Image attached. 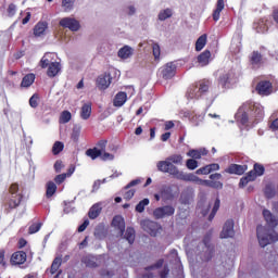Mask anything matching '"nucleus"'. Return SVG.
<instances>
[{
    "label": "nucleus",
    "instance_id": "35",
    "mask_svg": "<svg viewBox=\"0 0 278 278\" xmlns=\"http://www.w3.org/2000/svg\"><path fill=\"white\" fill-rule=\"evenodd\" d=\"M86 155L91 160H97V157H101L102 153L98 148H90L86 151Z\"/></svg>",
    "mask_w": 278,
    "mask_h": 278
},
{
    "label": "nucleus",
    "instance_id": "10",
    "mask_svg": "<svg viewBox=\"0 0 278 278\" xmlns=\"http://www.w3.org/2000/svg\"><path fill=\"white\" fill-rule=\"evenodd\" d=\"M211 241L212 235H205L202 241L205 247V253L202 257L203 262H210L214 257V245L210 244Z\"/></svg>",
    "mask_w": 278,
    "mask_h": 278
},
{
    "label": "nucleus",
    "instance_id": "28",
    "mask_svg": "<svg viewBox=\"0 0 278 278\" xmlns=\"http://www.w3.org/2000/svg\"><path fill=\"white\" fill-rule=\"evenodd\" d=\"M262 53H260V51H253L250 58V64H252V66H262Z\"/></svg>",
    "mask_w": 278,
    "mask_h": 278
},
{
    "label": "nucleus",
    "instance_id": "42",
    "mask_svg": "<svg viewBox=\"0 0 278 278\" xmlns=\"http://www.w3.org/2000/svg\"><path fill=\"white\" fill-rule=\"evenodd\" d=\"M79 136H81V127L80 126H74L72 130L71 138L74 142H77L79 140Z\"/></svg>",
    "mask_w": 278,
    "mask_h": 278
},
{
    "label": "nucleus",
    "instance_id": "14",
    "mask_svg": "<svg viewBox=\"0 0 278 278\" xmlns=\"http://www.w3.org/2000/svg\"><path fill=\"white\" fill-rule=\"evenodd\" d=\"M176 73H177V65H175V63L173 62H169L165 64L163 67H161V76L164 79H173Z\"/></svg>",
    "mask_w": 278,
    "mask_h": 278
},
{
    "label": "nucleus",
    "instance_id": "60",
    "mask_svg": "<svg viewBox=\"0 0 278 278\" xmlns=\"http://www.w3.org/2000/svg\"><path fill=\"white\" fill-rule=\"evenodd\" d=\"M100 275H101V277H103V278H111V277H114V271L108 270V269H102V270L100 271Z\"/></svg>",
    "mask_w": 278,
    "mask_h": 278
},
{
    "label": "nucleus",
    "instance_id": "53",
    "mask_svg": "<svg viewBox=\"0 0 278 278\" xmlns=\"http://www.w3.org/2000/svg\"><path fill=\"white\" fill-rule=\"evenodd\" d=\"M100 159L103 162H108V161H112L114 160V154L110 153V152H105V150L102 152V154L100 155Z\"/></svg>",
    "mask_w": 278,
    "mask_h": 278
},
{
    "label": "nucleus",
    "instance_id": "61",
    "mask_svg": "<svg viewBox=\"0 0 278 278\" xmlns=\"http://www.w3.org/2000/svg\"><path fill=\"white\" fill-rule=\"evenodd\" d=\"M7 12L9 16H14V14H16V4L14 3L9 4Z\"/></svg>",
    "mask_w": 278,
    "mask_h": 278
},
{
    "label": "nucleus",
    "instance_id": "46",
    "mask_svg": "<svg viewBox=\"0 0 278 278\" xmlns=\"http://www.w3.org/2000/svg\"><path fill=\"white\" fill-rule=\"evenodd\" d=\"M186 166L189 170H195V168H199V162L194 159H188Z\"/></svg>",
    "mask_w": 278,
    "mask_h": 278
},
{
    "label": "nucleus",
    "instance_id": "9",
    "mask_svg": "<svg viewBox=\"0 0 278 278\" xmlns=\"http://www.w3.org/2000/svg\"><path fill=\"white\" fill-rule=\"evenodd\" d=\"M22 202H23V194L18 193L15 195H11L4 203L5 214H10L12 210H16V207H18V205H21Z\"/></svg>",
    "mask_w": 278,
    "mask_h": 278
},
{
    "label": "nucleus",
    "instance_id": "49",
    "mask_svg": "<svg viewBox=\"0 0 278 278\" xmlns=\"http://www.w3.org/2000/svg\"><path fill=\"white\" fill-rule=\"evenodd\" d=\"M106 147H108V140H100L96 144L94 149H98V151H100V153H103V151H105Z\"/></svg>",
    "mask_w": 278,
    "mask_h": 278
},
{
    "label": "nucleus",
    "instance_id": "26",
    "mask_svg": "<svg viewBox=\"0 0 278 278\" xmlns=\"http://www.w3.org/2000/svg\"><path fill=\"white\" fill-rule=\"evenodd\" d=\"M225 10V0H217L216 9L213 12V21H220V12Z\"/></svg>",
    "mask_w": 278,
    "mask_h": 278
},
{
    "label": "nucleus",
    "instance_id": "52",
    "mask_svg": "<svg viewBox=\"0 0 278 278\" xmlns=\"http://www.w3.org/2000/svg\"><path fill=\"white\" fill-rule=\"evenodd\" d=\"M0 266L8 268V261H5V250H0Z\"/></svg>",
    "mask_w": 278,
    "mask_h": 278
},
{
    "label": "nucleus",
    "instance_id": "64",
    "mask_svg": "<svg viewBox=\"0 0 278 278\" xmlns=\"http://www.w3.org/2000/svg\"><path fill=\"white\" fill-rule=\"evenodd\" d=\"M273 20L278 25V9H275L271 13Z\"/></svg>",
    "mask_w": 278,
    "mask_h": 278
},
{
    "label": "nucleus",
    "instance_id": "19",
    "mask_svg": "<svg viewBox=\"0 0 278 278\" xmlns=\"http://www.w3.org/2000/svg\"><path fill=\"white\" fill-rule=\"evenodd\" d=\"M112 226L119 231V236H123L125 233V218L121 215H116L113 217Z\"/></svg>",
    "mask_w": 278,
    "mask_h": 278
},
{
    "label": "nucleus",
    "instance_id": "32",
    "mask_svg": "<svg viewBox=\"0 0 278 278\" xmlns=\"http://www.w3.org/2000/svg\"><path fill=\"white\" fill-rule=\"evenodd\" d=\"M101 206L99 204H93L88 213V216L91 220H94V218H99V215L101 214Z\"/></svg>",
    "mask_w": 278,
    "mask_h": 278
},
{
    "label": "nucleus",
    "instance_id": "62",
    "mask_svg": "<svg viewBox=\"0 0 278 278\" xmlns=\"http://www.w3.org/2000/svg\"><path fill=\"white\" fill-rule=\"evenodd\" d=\"M170 273V269L168 268V265H165L163 267V270L160 271L161 278H168V274Z\"/></svg>",
    "mask_w": 278,
    "mask_h": 278
},
{
    "label": "nucleus",
    "instance_id": "12",
    "mask_svg": "<svg viewBox=\"0 0 278 278\" xmlns=\"http://www.w3.org/2000/svg\"><path fill=\"white\" fill-rule=\"evenodd\" d=\"M27 262V252L25 251H16L10 257L11 266H23Z\"/></svg>",
    "mask_w": 278,
    "mask_h": 278
},
{
    "label": "nucleus",
    "instance_id": "15",
    "mask_svg": "<svg viewBox=\"0 0 278 278\" xmlns=\"http://www.w3.org/2000/svg\"><path fill=\"white\" fill-rule=\"evenodd\" d=\"M110 84H112V75H110V73H104L98 76L96 80V86L99 90H108V88H110Z\"/></svg>",
    "mask_w": 278,
    "mask_h": 278
},
{
    "label": "nucleus",
    "instance_id": "7",
    "mask_svg": "<svg viewBox=\"0 0 278 278\" xmlns=\"http://www.w3.org/2000/svg\"><path fill=\"white\" fill-rule=\"evenodd\" d=\"M140 225H141V228L143 229V231H146L153 238H155V236H157V233L160 232V229H161L160 224H157V222H153L150 219L141 220Z\"/></svg>",
    "mask_w": 278,
    "mask_h": 278
},
{
    "label": "nucleus",
    "instance_id": "24",
    "mask_svg": "<svg viewBox=\"0 0 278 278\" xmlns=\"http://www.w3.org/2000/svg\"><path fill=\"white\" fill-rule=\"evenodd\" d=\"M92 116V103H85L80 109V118L88 121Z\"/></svg>",
    "mask_w": 278,
    "mask_h": 278
},
{
    "label": "nucleus",
    "instance_id": "33",
    "mask_svg": "<svg viewBox=\"0 0 278 278\" xmlns=\"http://www.w3.org/2000/svg\"><path fill=\"white\" fill-rule=\"evenodd\" d=\"M55 192H58V185H55V182L53 181L47 182V189H46L47 199H51V197H53Z\"/></svg>",
    "mask_w": 278,
    "mask_h": 278
},
{
    "label": "nucleus",
    "instance_id": "1",
    "mask_svg": "<svg viewBox=\"0 0 278 278\" xmlns=\"http://www.w3.org/2000/svg\"><path fill=\"white\" fill-rule=\"evenodd\" d=\"M244 112L237 116V121L241 125H249V114L254 125H257L260 121L264 118V106L253 101H248L243 104Z\"/></svg>",
    "mask_w": 278,
    "mask_h": 278
},
{
    "label": "nucleus",
    "instance_id": "34",
    "mask_svg": "<svg viewBox=\"0 0 278 278\" xmlns=\"http://www.w3.org/2000/svg\"><path fill=\"white\" fill-rule=\"evenodd\" d=\"M125 239L129 242V244H134L136 240V230L131 227L126 229Z\"/></svg>",
    "mask_w": 278,
    "mask_h": 278
},
{
    "label": "nucleus",
    "instance_id": "54",
    "mask_svg": "<svg viewBox=\"0 0 278 278\" xmlns=\"http://www.w3.org/2000/svg\"><path fill=\"white\" fill-rule=\"evenodd\" d=\"M38 99H39L38 93H35L30 97L29 99L30 108H34V109L38 108Z\"/></svg>",
    "mask_w": 278,
    "mask_h": 278
},
{
    "label": "nucleus",
    "instance_id": "6",
    "mask_svg": "<svg viewBox=\"0 0 278 278\" xmlns=\"http://www.w3.org/2000/svg\"><path fill=\"white\" fill-rule=\"evenodd\" d=\"M174 215H175V207L173 205L160 206L153 211V216L156 220H160L162 218H168Z\"/></svg>",
    "mask_w": 278,
    "mask_h": 278
},
{
    "label": "nucleus",
    "instance_id": "39",
    "mask_svg": "<svg viewBox=\"0 0 278 278\" xmlns=\"http://www.w3.org/2000/svg\"><path fill=\"white\" fill-rule=\"evenodd\" d=\"M64 151V143L62 141H55L52 147L53 155H60Z\"/></svg>",
    "mask_w": 278,
    "mask_h": 278
},
{
    "label": "nucleus",
    "instance_id": "43",
    "mask_svg": "<svg viewBox=\"0 0 278 278\" xmlns=\"http://www.w3.org/2000/svg\"><path fill=\"white\" fill-rule=\"evenodd\" d=\"M167 160L172 164H184V156H181V154H174V155L167 157Z\"/></svg>",
    "mask_w": 278,
    "mask_h": 278
},
{
    "label": "nucleus",
    "instance_id": "58",
    "mask_svg": "<svg viewBox=\"0 0 278 278\" xmlns=\"http://www.w3.org/2000/svg\"><path fill=\"white\" fill-rule=\"evenodd\" d=\"M134 194H136V190L135 189H130V190L126 191L124 193L125 201H131V199H134Z\"/></svg>",
    "mask_w": 278,
    "mask_h": 278
},
{
    "label": "nucleus",
    "instance_id": "56",
    "mask_svg": "<svg viewBox=\"0 0 278 278\" xmlns=\"http://www.w3.org/2000/svg\"><path fill=\"white\" fill-rule=\"evenodd\" d=\"M66 174H59L55 176L54 181L60 186V184H64V181H66Z\"/></svg>",
    "mask_w": 278,
    "mask_h": 278
},
{
    "label": "nucleus",
    "instance_id": "2",
    "mask_svg": "<svg viewBox=\"0 0 278 278\" xmlns=\"http://www.w3.org/2000/svg\"><path fill=\"white\" fill-rule=\"evenodd\" d=\"M156 168L157 170H160V173H167L168 175H172V177H175V179H178L180 181H195L197 179V176H194V174H186L179 170V168H177V166H175V164H173L168 160L159 161L156 164Z\"/></svg>",
    "mask_w": 278,
    "mask_h": 278
},
{
    "label": "nucleus",
    "instance_id": "45",
    "mask_svg": "<svg viewBox=\"0 0 278 278\" xmlns=\"http://www.w3.org/2000/svg\"><path fill=\"white\" fill-rule=\"evenodd\" d=\"M150 201L149 199H143L141 200L137 205H136V212H138L139 214H142V212H144V207L146 205H149Z\"/></svg>",
    "mask_w": 278,
    "mask_h": 278
},
{
    "label": "nucleus",
    "instance_id": "21",
    "mask_svg": "<svg viewBox=\"0 0 278 278\" xmlns=\"http://www.w3.org/2000/svg\"><path fill=\"white\" fill-rule=\"evenodd\" d=\"M127 102V93L125 91H119L116 93L114 100H113V105L115 108H123L125 103Z\"/></svg>",
    "mask_w": 278,
    "mask_h": 278
},
{
    "label": "nucleus",
    "instance_id": "18",
    "mask_svg": "<svg viewBox=\"0 0 278 278\" xmlns=\"http://www.w3.org/2000/svg\"><path fill=\"white\" fill-rule=\"evenodd\" d=\"M47 29H49L47 22H38L33 29V34L36 38H40V36H45Z\"/></svg>",
    "mask_w": 278,
    "mask_h": 278
},
{
    "label": "nucleus",
    "instance_id": "48",
    "mask_svg": "<svg viewBox=\"0 0 278 278\" xmlns=\"http://www.w3.org/2000/svg\"><path fill=\"white\" fill-rule=\"evenodd\" d=\"M42 227L41 223L33 224L28 228V233H38L40 231V228Z\"/></svg>",
    "mask_w": 278,
    "mask_h": 278
},
{
    "label": "nucleus",
    "instance_id": "41",
    "mask_svg": "<svg viewBox=\"0 0 278 278\" xmlns=\"http://www.w3.org/2000/svg\"><path fill=\"white\" fill-rule=\"evenodd\" d=\"M205 186L208 188H215L216 190H223V182L218 180H204Z\"/></svg>",
    "mask_w": 278,
    "mask_h": 278
},
{
    "label": "nucleus",
    "instance_id": "8",
    "mask_svg": "<svg viewBox=\"0 0 278 278\" xmlns=\"http://www.w3.org/2000/svg\"><path fill=\"white\" fill-rule=\"evenodd\" d=\"M255 91L260 97H270L273 94V83L270 80H261L256 84Z\"/></svg>",
    "mask_w": 278,
    "mask_h": 278
},
{
    "label": "nucleus",
    "instance_id": "40",
    "mask_svg": "<svg viewBox=\"0 0 278 278\" xmlns=\"http://www.w3.org/2000/svg\"><path fill=\"white\" fill-rule=\"evenodd\" d=\"M170 16H173V10L164 9L159 13V21H166V18H170Z\"/></svg>",
    "mask_w": 278,
    "mask_h": 278
},
{
    "label": "nucleus",
    "instance_id": "51",
    "mask_svg": "<svg viewBox=\"0 0 278 278\" xmlns=\"http://www.w3.org/2000/svg\"><path fill=\"white\" fill-rule=\"evenodd\" d=\"M164 266V258L159 260L154 265L144 267V270H154V268H162Z\"/></svg>",
    "mask_w": 278,
    "mask_h": 278
},
{
    "label": "nucleus",
    "instance_id": "20",
    "mask_svg": "<svg viewBox=\"0 0 278 278\" xmlns=\"http://www.w3.org/2000/svg\"><path fill=\"white\" fill-rule=\"evenodd\" d=\"M210 151L205 148L200 149H191L187 152L188 157H192V160H201L203 155H207Z\"/></svg>",
    "mask_w": 278,
    "mask_h": 278
},
{
    "label": "nucleus",
    "instance_id": "31",
    "mask_svg": "<svg viewBox=\"0 0 278 278\" xmlns=\"http://www.w3.org/2000/svg\"><path fill=\"white\" fill-rule=\"evenodd\" d=\"M60 73V64L58 62H52L48 66L47 75L48 77H55Z\"/></svg>",
    "mask_w": 278,
    "mask_h": 278
},
{
    "label": "nucleus",
    "instance_id": "13",
    "mask_svg": "<svg viewBox=\"0 0 278 278\" xmlns=\"http://www.w3.org/2000/svg\"><path fill=\"white\" fill-rule=\"evenodd\" d=\"M247 170H249V165H247V164L240 165V164L232 163V164H230V165L225 169V173H227L228 175H238V176H242V175H244V173H245Z\"/></svg>",
    "mask_w": 278,
    "mask_h": 278
},
{
    "label": "nucleus",
    "instance_id": "44",
    "mask_svg": "<svg viewBox=\"0 0 278 278\" xmlns=\"http://www.w3.org/2000/svg\"><path fill=\"white\" fill-rule=\"evenodd\" d=\"M71 118H73L71 111H63L60 116V122L64 124L71 123Z\"/></svg>",
    "mask_w": 278,
    "mask_h": 278
},
{
    "label": "nucleus",
    "instance_id": "3",
    "mask_svg": "<svg viewBox=\"0 0 278 278\" xmlns=\"http://www.w3.org/2000/svg\"><path fill=\"white\" fill-rule=\"evenodd\" d=\"M210 86H212V83L207 79L195 81L188 88L186 93L187 99H201V97L210 92Z\"/></svg>",
    "mask_w": 278,
    "mask_h": 278
},
{
    "label": "nucleus",
    "instance_id": "11",
    "mask_svg": "<svg viewBox=\"0 0 278 278\" xmlns=\"http://www.w3.org/2000/svg\"><path fill=\"white\" fill-rule=\"evenodd\" d=\"M59 25L61 27H64L65 29H70V31H79V21L73 18V17H63L60 22Z\"/></svg>",
    "mask_w": 278,
    "mask_h": 278
},
{
    "label": "nucleus",
    "instance_id": "29",
    "mask_svg": "<svg viewBox=\"0 0 278 278\" xmlns=\"http://www.w3.org/2000/svg\"><path fill=\"white\" fill-rule=\"evenodd\" d=\"M160 193L165 201H173L175 199V194H173V189L170 187H163Z\"/></svg>",
    "mask_w": 278,
    "mask_h": 278
},
{
    "label": "nucleus",
    "instance_id": "4",
    "mask_svg": "<svg viewBox=\"0 0 278 278\" xmlns=\"http://www.w3.org/2000/svg\"><path fill=\"white\" fill-rule=\"evenodd\" d=\"M264 173H266V168L264 167V165L255 163L253 165V169H251L245 174V176L240 178L239 188H247V186H249L251 181H255V179H257V177H262Z\"/></svg>",
    "mask_w": 278,
    "mask_h": 278
},
{
    "label": "nucleus",
    "instance_id": "5",
    "mask_svg": "<svg viewBox=\"0 0 278 278\" xmlns=\"http://www.w3.org/2000/svg\"><path fill=\"white\" fill-rule=\"evenodd\" d=\"M256 236L258 239L260 247H268L271 242H278V233L273 231L271 233L266 232V227L258 225L256 227Z\"/></svg>",
    "mask_w": 278,
    "mask_h": 278
},
{
    "label": "nucleus",
    "instance_id": "23",
    "mask_svg": "<svg viewBox=\"0 0 278 278\" xmlns=\"http://www.w3.org/2000/svg\"><path fill=\"white\" fill-rule=\"evenodd\" d=\"M117 55L118 58H121V60H129V58L134 55V48L129 46H124L118 50Z\"/></svg>",
    "mask_w": 278,
    "mask_h": 278
},
{
    "label": "nucleus",
    "instance_id": "30",
    "mask_svg": "<svg viewBox=\"0 0 278 278\" xmlns=\"http://www.w3.org/2000/svg\"><path fill=\"white\" fill-rule=\"evenodd\" d=\"M206 45H207V34H203L195 41V51H203Z\"/></svg>",
    "mask_w": 278,
    "mask_h": 278
},
{
    "label": "nucleus",
    "instance_id": "47",
    "mask_svg": "<svg viewBox=\"0 0 278 278\" xmlns=\"http://www.w3.org/2000/svg\"><path fill=\"white\" fill-rule=\"evenodd\" d=\"M152 53H153L154 60H160V55H162L160 43L152 45Z\"/></svg>",
    "mask_w": 278,
    "mask_h": 278
},
{
    "label": "nucleus",
    "instance_id": "36",
    "mask_svg": "<svg viewBox=\"0 0 278 278\" xmlns=\"http://www.w3.org/2000/svg\"><path fill=\"white\" fill-rule=\"evenodd\" d=\"M264 194L266 197V199H273V197H275V194H277V191L275 190V186L268 184L265 186L264 189Z\"/></svg>",
    "mask_w": 278,
    "mask_h": 278
},
{
    "label": "nucleus",
    "instance_id": "38",
    "mask_svg": "<svg viewBox=\"0 0 278 278\" xmlns=\"http://www.w3.org/2000/svg\"><path fill=\"white\" fill-rule=\"evenodd\" d=\"M220 210V199L216 198L212 212L208 215V220H214V217L216 216V213Z\"/></svg>",
    "mask_w": 278,
    "mask_h": 278
},
{
    "label": "nucleus",
    "instance_id": "63",
    "mask_svg": "<svg viewBox=\"0 0 278 278\" xmlns=\"http://www.w3.org/2000/svg\"><path fill=\"white\" fill-rule=\"evenodd\" d=\"M62 168H64V163L62 161H56L54 163V170L55 173H62Z\"/></svg>",
    "mask_w": 278,
    "mask_h": 278
},
{
    "label": "nucleus",
    "instance_id": "17",
    "mask_svg": "<svg viewBox=\"0 0 278 278\" xmlns=\"http://www.w3.org/2000/svg\"><path fill=\"white\" fill-rule=\"evenodd\" d=\"M214 170H220V165L218 163H212L205 165L199 169H197V175H210V173H214Z\"/></svg>",
    "mask_w": 278,
    "mask_h": 278
},
{
    "label": "nucleus",
    "instance_id": "50",
    "mask_svg": "<svg viewBox=\"0 0 278 278\" xmlns=\"http://www.w3.org/2000/svg\"><path fill=\"white\" fill-rule=\"evenodd\" d=\"M230 75L229 74H223L219 76V84L223 88L229 84Z\"/></svg>",
    "mask_w": 278,
    "mask_h": 278
},
{
    "label": "nucleus",
    "instance_id": "22",
    "mask_svg": "<svg viewBox=\"0 0 278 278\" xmlns=\"http://www.w3.org/2000/svg\"><path fill=\"white\" fill-rule=\"evenodd\" d=\"M263 217L265 218L267 225H269V227H277L278 225V220L277 217H275V215H273V213L266 208L263 210Z\"/></svg>",
    "mask_w": 278,
    "mask_h": 278
},
{
    "label": "nucleus",
    "instance_id": "27",
    "mask_svg": "<svg viewBox=\"0 0 278 278\" xmlns=\"http://www.w3.org/2000/svg\"><path fill=\"white\" fill-rule=\"evenodd\" d=\"M34 81H36V75L30 73V74H26L21 83V87L22 88H29Z\"/></svg>",
    "mask_w": 278,
    "mask_h": 278
},
{
    "label": "nucleus",
    "instance_id": "59",
    "mask_svg": "<svg viewBox=\"0 0 278 278\" xmlns=\"http://www.w3.org/2000/svg\"><path fill=\"white\" fill-rule=\"evenodd\" d=\"M9 192H10L11 197H16V194H18V193H16V192H18V184H12L10 186Z\"/></svg>",
    "mask_w": 278,
    "mask_h": 278
},
{
    "label": "nucleus",
    "instance_id": "25",
    "mask_svg": "<svg viewBox=\"0 0 278 278\" xmlns=\"http://www.w3.org/2000/svg\"><path fill=\"white\" fill-rule=\"evenodd\" d=\"M210 58H212V52H210V50H204L199 54L198 63L200 66H207V64H210Z\"/></svg>",
    "mask_w": 278,
    "mask_h": 278
},
{
    "label": "nucleus",
    "instance_id": "16",
    "mask_svg": "<svg viewBox=\"0 0 278 278\" xmlns=\"http://www.w3.org/2000/svg\"><path fill=\"white\" fill-rule=\"evenodd\" d=\"M233 236H236V231L233 230V219H228L224 224L220 238H233Z\"/></svg>",
    "mask_w": 278,
    "mask_h": 278
},
{
    "label": "nucleus",
    "instance_id": "57",
    "mask_svg": "<svg viewBox=\"0 0 278 278\" xmlns=\"http://www.w3.org/2000/svg\"><path fill=\"white\" fill-rule=\"evenodd\" d=\"M51 64V61H49V59H47V56H42L40 62H39V66L41 68H48Z\"/></svg>",
    "mask_w": 278,
    "mask_h": 278
},
{
    "label": "nucleus",
    "instance_id": "55",
    "mask_svg": "<svg viewBox=\"0 0 278 278\" xmlns=\"http://www.w3.org/2000/svg\"><path fill=\"white\" fill-rule=\"evenodd\" d=\"M75 0H62V5L65 8V11L73 10V3Z\"/></svg>",
    "mask_w": 278,
    "mask_h": 278
},
{
    "label": "nucleus",
    "instance_id": "37",
    "mask_svg": "<svg viewBox=\"0 0 278 278\" xmlns=\"http://www.w3.org/2000/svg\"><path fill=\"white\" fill-rule=\"evenodd\" d=\"M62 266V258L61 257H55L52 262L50 273L51 275H55L58 270H60V267Z\"/></svg>",
    "mask_w": 278,
    "mask_h": 278
}]
</instances>
